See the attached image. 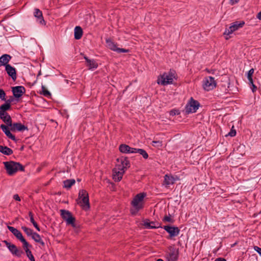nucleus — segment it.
<instances>
[{
  "instance_id": "obj_1",
  "label": "nucleus",
  "mask_w": 261,
  "mask_h": 261,
  "mask_svg": "<svg viewBox=\"0 0 261 261\" xmlns=\"http://www.w3.org/2000/svg\"><path fill=\"white\" fill-rule=\"evenodd\" d=\"M129 167V162L126 158L121 156L117 160L115 167L113 170V178L115 181L121 180L126 169Z\"/></svg>"
},
{
  "instance_id": "obj_2",
  "label": "nucleus",
  "mask_w": 261,
  "mask_h": 261,
  "mask_svg": "<svg viewBox=\"0 0 261 261\" xmlns=\"http://www.w3.org/2000/svg\"><path fill=\"white\" fill-rule=\"evenodd\" d=\"M146 196L145 193H140L137 194L131 202L132 207L130 209L132 214L136 215L144 207V198Z\"/></svg>"
},
{
  "instance_id": "obj_3",
  "label": "nucleus",
  "mask_w": 261,
  "mask_h": 261,
  "mask_svg": "<svg viewBox=\"0 0 261 261\" xmlns=\"http://www.w3.org/2000/svg\"><path fill=\"white\" fill-rule=\"evenodd\" d=\"M7 173L13 175L18 171H24V167L19 163L14 161L5 162L3 163Z\"/></svg>"
},
{
  "instance_id": "obj_4",
  "label": "nucleus",
  "mask_w": 261,
  "mask_h": 261,
  "mask_svg": "<svg viewBox=\"0 0 261 261\" xmlns=\"http://www.w3.org/2000/svg\"><path fill=\"white\" fill-rule=\"evenodd\" d=\"M175 78V76L173 72H165L159 77L158 83L164 86L171 84L173 83Z\"/></svg>"
},
{
  "instance_id": "obj_5",
  "label": "nucleus",
  "mask_w": 261,
  "mask_h": 261,
  "mask_svg": "<svg viewBox=\"0 0 261 261\" xmlns=\"http://www.w3.org/2000/svg\"><path fill=\"white\" fill-rule=\"evenodd\" d=\"M61 216L64 220L67 225H71L73 228H76V224L75 223V219L73 217L69 211L66 210H61Z\"/></svg>"
},
{
  "instance_id": "obj_6",
  "label": "nucleus",
  "mask_w": 261,
  "mask_h": 261,
  "mask_svg": "<svg viewBox=\"0 0 261 261\" xmlns=\"http://www.w3.org/2000/svg\"><path fill=\"white\" fill-rule=\"evenodd\" d=\"M217 85L216 81L212 76H207L204 79L202 82V86L206 91H210L214 89Z\"/></svg>"
},
{
  "instance_id": "obj_7",
  "label": "nucleus",
  "mask_w": 261,
  "mask_h": 261,
  "mask_svg": "<svg viewBox=\"0 0 261 261\" xmlns=\"http://www.w3.org/2000/svg\"><path fill=\"white\" fill-rule=\"evenodd\" d=\"M3 242L6 244L9 251L13 255L19 257L23 253V251L20 249H18L15 245L11 244L6 240H4Z\"/></svg>"
},
{
  "instance_id": "obj_8",
  "label": "nucleus",
  "mask_w": 261,
  "mask_h": 261,
  "mask_svg": "<svg viewBox=\"0 0 261 261\" xmlns=\"http://www.w3.org/2000/svg\"><path fill=\"white\" fill-rule=\"evenodd\" d=\"M178 256V249L174 246H169L166 254V258L168 261H176Z\"/></svg>"
},
{
  "instance_id": "obj_9",
  "label": "nucleus",
  "mask_w": 261,
  "mask_h": 261,
  "mask_svg": "<svg viewBox=\"0 0 261 261\" xmlns=\"http://www.w3.org/2000/svg\"><path fill=\"white\" fill-rule=\"evenodd\" d=\"M106 41L107 47L112 50L118 53H125L129 51L128 49L117 47V44L110 38L106 39Z\"/></svg>"
},
{
  "instance_id": "obj_10",
  "label": "nucleus",
  "mask_w": 261,
  "mask_h": 261,
  "mask_svg": "<svg viewBox=\"0 0 261 261\" xmlns=\"http://www.w3.org/2000/svg\"><path fill=\"white\" fill-rule=\"evenodd\" d=\"M199 107V102L191 98L190 101L186 105L185 112L187 114L195 113L198 109Z\"/></svg>"
},
{
  "instance_id": "obj_11",
  "label": "nucleus",
  "mask_w": 261,
  "mask_h": 261,
  "mask_svg": "<svg viewBox=\"0 0 261 261\" xmlns=\"http://www.w3.org/2000/svg\"><path fill=\"white\" fill-rule=\"evenodd\" d=\"M244 24V22H235L231 24V25L226 29L224 33V35H229L232 34L235 31L238 30L239 28L243 27Z\"/></svg>"
},
{
  "instance_id": "obj_12",
  "label": "nucleus",
  "mask_w": 261,
  "mask_h": 261,
  "mask_svg": "<svg viewBox=\"0 0 261 261\" xmlns=\"http://www.w3.org/2000/svg\"><path fill=\"white\" fill-rule=\"evenodd\" d=\"M13 96L17 99L21 97L25 92V89L22 86H17L12 88Z\"/></svg>"
},
{
  "instance_id": "obj_13",
  "label": "nucleus",
  "mask_w": 261,
  "mask_h": 261,
  "mask_svg": "<svg viewBox=\"0 0 261 261\" xmlns=\"http://www.w3.org/2000/svg\"><path fill=\"white\" fill-rule=\"evenodd\" d=\"M163 228L169 233L170 238L177 236L179 233L180 230L177 227L164 226Z\"/></svg>"
},
{
  "instance_id": "obj_14",
  "label": "nucleus",
  "mask_w": 261,
  "mask_h": 261,
  "mask_svg": "<svg viewBox=\"0 0 261 261\" xmlns=\"http://www.w3.org/2000/svg\"><path fill=\"white\" fill-rule=\"evenodd\" d=\"M90 208L89 196L87 191L83 190V211H88Z\"/></svg>"
},
{
  "instance_id": "obj_15",
  "label": "nucleus",
  "mask_w": 261,
  "mask_h": 261,
  "mask_svg": "<svg viewBox=\"0 0 261 261\" xmlns=\"http://www.w3.org/2000/svg\"><path fill=\"white\" fill-rule=\"evenodd\" d=\"M5 69L9 76L12 78L13 81H15L17 79L16 71L15 68L10 64H7L6 65Z\"/></svg>"
},
{
  "instance_id": "obj_16",
  "label": "nucleus",
  "mask_w": 261,
  "mask_h": 261,
  "mask_svg": "<svg viewBox=\"0 0 261 261\" xmlns=\"http://www.w3.org/2000/svg\"><path fill=\"white\" fill-rule=\"evenodd\" d=\"M177 179H178L177 177H175L172 175L166 174L164 176L163 185L166 187H169L170 185L173 184Z\"/></svg>"
},
{
  "instance_id": "obj_17",
  "label": "nucleus",
  "mask_w": 261,
  "mask_h": 261,
  "mask_svg": "<svg viewBox=\"0 0 261 261\" xmlns=\"http://www.w3.org/2000/svg\"><path fill=\"white\" fill-rule=\"evenodd\" d=\"M10 129L12 132H15V131L22 132L25 130H28V128L27 126L21 124V123L17 122V123H12V125L10 126Z\"/></svg>"
},
{
  "instance_id": "obj_18",
  "label": "nucleus",
  "mask_w": 261,
  "mask_h": 261,
  "mask_svg": "<svg viewBox=\"0 0 261 261\" xmlns=\"http://www.w3.org/2000/svg\"><path fill=\"white\" fill-rule=\"evenodd\" d=\"M86 60L85 65L90 70H93L98 67V64L93 59H89L87 57H84Z\"/></svg>"
},
{
  "instance_id": "obj_19",
  "label": "nucleus",
  "mask_w": 261,
  "mask_h": 261,
  "mask_svg": "<svg viewBox=\"0 0 261 261\" xmlns=\"http://www.w3.org/2000/svg\"><path fill=\"white\" fill-rule=\"evenodd\" d=\"M119 150L124 153H135L136 148H132L126 144H121L119 146Z\"/></svg>"
},
{
  "instance_id": "obj_20",
  "label": "nucleus",
  "mask_w": 261,
  "mask_h": 261,
  "mask_svg": "<svg viewBox=\"0 0 261 261\" xmlns=\"http://www.w3.org/2000/svg\"><path fill=\"white\" fill-rule=\"evenodd\" d=\"M34 15L37 18V20L41 24H45V20L43 19L42 11L39 9H34Z\"/></svg>"
},
{
  "instance_id": "obj_21",
  "label": "nucleus",
  "mask_w": 261,
  "mask_h": 261,
  "mask_svg": "<svg viewBox=\"0 0 261 261\" xmlns=\"http://www.w3.org/2000/svg\"><path fill=\"white\" fill-rule=\"evenodd\" d=\"M8 229L13 234L14 236L19 240L21 239L23 237L21 232L17 229L10 226H8Z\"/></svg>"
},
{
  "instance_id": "obj_22",
  "label": "nucleus",
  "mask_w": 261,
  "mask_h": 261,
  "mask_svg": "<svg viewBox=\"0 0 261 261\" xmlns=\"http://www.w3.org/2000/svg\"><path fill=\"white\" fill-rule=\"evenodd\" d=\"M11 56L8 54H4L0 57V67L4 65L5 66L8 64L11 59Z\"/></svg>"
},
{
  "instance_id": "obj_23",
  "label": "nucleus",
  "mask_w": 261,
  "mask_h": 261,
  "mask_svg": "<svg viewBox=\"0 0 261 261\" xmlns=\"http://www.w3.org/2000/svg\"><path fill=\"white\" fill-rule=\"evenodd\" d=\"M0 118L5 122L7 126L10 127L12 125V121L11 116L8 113L0 116Z\"/></svg>"
},
{
  "instance_id": "obj_24",
  "label": "nucleus",
  "mask_w": 261,
  "mask_h": 261,
  "mask_svg": "<svg viewBox=\"0 0 261 261\" xmlns=\"http://www.w3.org/2000/svg\"><path fill=\"white\" fill-rule=\"evenodd\" d=\"M31 238L36 242L40 244L42 246H44L45 243L41 239L40 236L38 233L34 232L32 236H31Z\"/></svg>"
},
{
  "instance_id": "obj_25",
  "label": "nucleus",
  "mask_w": 261,
  "mask_h": 261,
  "mask_svg": "<svg viewBox=\"0 0 261 261\" xmlns=\"http://www.w3.org/2000/svg\"><path fill=\"white\" fill-rule=\"evenodd\" d=\"M11 108V105L7 103H5L0 106V116L4 115L6 113L7 111L9 110Z\"/></svg>"
},
{
  "instance_id": "obj_26",
  "label": "nucleus",
  "mask_w": 261,
  "mask_h": 261,
  "mask_svg": "<svg viewBox=\"0 0 261 261\" xmlns=\"http://www.w3.org/2000/svg\"><path fill=\"white\" fill-rule=\"evenodd\" d=\"M0 152L7 155H10L13 153V150L7 146L0 145Z\"/></svg>"
},
{
  "instance_id": "obj_27",
  "label": "nucleus",
  "mask_w": 261,
  "mask_h": 261,
  "mask_svg": "<svg viewBox=\"0 0 261 261\" xmlns=\"http://www.w3.org/2000/svg\"><path fill=\"white\" fill-rule=\"evenodd\" d=\"M154 222H149L148 220L144 221L143 223V225L146 228H156L160 227V225L156 226Z\"/></svg>"
},
{
  "instance_id": "obj_28",
  "label": "nucleus",
  "mask_w": 261,
  "mask_h": 261,
  "mask_svg": "<svg viewBox=\"0 0 261 261\" xmlns=\"http://www.w3.org/2000/svg\"><path fill=\"white\" fill-rule=\"evenodd\" d=\"M75 180L73 179H66L63 181V187L68 189L75 184Z\"/></svg>"
},
{
  "instance_id": "obj_29",
  "label": "nucleus",
  "mask_w": 261,
  "mask_h": 261,
  "mask_svg": "<svg viewBox=\"0 0 261 261\" xmlns=\"http://www.w3.org/2000/svg\"><path fill=\"white\" fill-rule=\"evenodd\" d=\"M82 37V27L76 26L74 29V38L75 39H80Z\"/></svg>"
},
{
  "instance_id": "obj_30",
  "label": "nucleus",
  "mask_w": 261,
  "mask_h": 261,
  "mask_svg": "<svg viewBox=\"0 0 261 261\" xmlns=\"http://www.w3.org/2000/svg\"><path fill=\"white\" fill-rule=\"evenodd\" d=\"M135 153H139L140 154L142 155V156L145 159H147L148 157V155L146 151L142 149L136 148Z\"/></svg>"
},
{
  "instance_id": "obj_31",
  "label": "nucleus",
  "mask_w": 261,
  "mask_h": 261,
  "mask_svg": "<svg viewBox=\"0 0 261 261\" xmlns=\"http://www.w3.org/2000/svg\"><path fill=\"white\" fill-rule=\"evenodd\" d=\"M21 229L24 231L26 234L29 237H31L34 233L33 230L25 226H21Z\"/></svg>"
},
{
  "instance_id": "obj_32",
  "label": "nucleus",
  "mask_w": 261,
  "mask_h": 261,
  "mask_svg": "<svg viewBox=\"0 0 261 261\" xmlns=\"http://www.w3.org/2000/svg\"><path fill=\"white\" fill-rule=\"evenodd\" d=\"M19 241L22 243L23 247L25 251V250H27V249H29V247H32V246L29 244L23 237Z\"/></svg>"
},
{
  "instance_id": "obj_33",
  "label": "nucleus",
  "mask_w": 261,
  "mask_h": 261,
  "mask_svg": "<svg viewBox=\"0 0 261 261\" xmlns=\"http://www.w3.org/2000/svg\"><path fill=\"white\" fill-rule=\"evenodd\" d=\"M41 89H42V92H41V94L43 95L44 96L47 97H49L51 96L50 93L47 90H46V89L44 86L42 85Z\"/></svg>"
},
{
  "instance_id": "obj_34",
  "label": "nucleus",
  "mask_w": 261,
  "mask_h": 261,
  "mask_svg": "<svg viewBox=\"0 0 261 261\" xmlns=\"http://www.w3.org/2000/svg\"><path fill=\"white\" fill-rule=\"evenodd\" d=\"M254 69L253 68H251L250 70H249V71L248 72V73H247V79L248 80V81H249V83H252V81H253V79H252V75L254 73Z\"/></svg>"
},
{
  "instance_id": "obj_35",
  "label": "nucleus",
  "mask_w": 261,
  "mask_h": 261,
  "mask_svg": "<svg viewBox=\"0 0 261 261\" xmlns=\"http://www.w3.org/2000/svg\"><path fill=\"white\" fill-rule=\"evenodd\" d=\"M25 252L26 253L27 256L31 261H35V258L30 249H27V250H25Z\"/></svg>"
},
{
  "instance_id": "obj_36",
  "label": "nucleus",
  "mask_w": 261,
  "mask_h": 261,
  "mask_svg": "<svg viewBox=\"0 0 261 261\" xmlns=\"http://www.w3.org/2000/svg\"><path fill=\"white\" fill-rule=\"evenodd\" d=\"M152 145L154 147H161L162 146V142L160 141H153L152 142Z\"/></svg>"
},
{
  "instance_id": "obj_37",
  "label": "nucleus",
  "mask_w": 261,
  "mask_h": 261,
  "mask_svg": "<svg viewBox=\"0 0 261 261\" xmlns=\"http://www.w3.org/2000/svg\"><path fill=\"white\" fill-rule=\"evenodd\" d=\"M5 96H6L5 92L2 89H0V99L2 100L5 101L6 100Z\"/></svg>"
},
{
  "instance_id": "obj_38",
  "label": "nucleus",
  "mask_w": 261,
  "mask_h": 261,
  "mask_svg": "<svg viewBox=\"0 0 261 261\" xmlns=\"http://www.w3.org/2000/svg\"><path fill=\"white\" fill-rule=\"evenodd\" d=\"M8 126H7V125H5L4 124H1V128L2 129V130L3 131V132L6 134V133H7L8 132H9V129L8 128Z\"/></svg>"
},
{
  "instance_id": "obj_39",
  "label": "nucleus",
  "mask_w": 261,
  "mask_h": 261,
  "mask_svg": "<svg viewBox=\"0 0 261 261\" xmlns=\"http://www.w3.org/2000/svg\"><path fill=\"white\" fill-rule=\"evenodd\" d=\"M8 126H7V125H5L4 124H1V128L2 129V130L3 131V132L6 134V133H7L8 132H9V129L8 128Z\"/></svg>"
},
{
  "instance_id": "obj_40",
  "label": "nucleus",
  "mask_w": 261,
  "mask_h": 261,
  "mask_svg": "<svg viewBox=\"0 0 261 261\" xmlns=\"http://www.w3.org/2000/svg\"><path fill=\"white\" fill-rule=\"evenodd\" d=\"M7 137H8L9 138L11 139L13 141H16V138L14 135H13L10 131L8 132L7 133L5 134Z\"/></svg>"
},
{
  "instance_id": "obj_41",
  "label": "nucleus",
  "mask_w": 261,
  "mask_h": 261,
  "mask_svg": "<svg viewBox=\"0 0 261 261\" xmlns=\"http://www.w3.org/2000/svg\"><path fill=\"white\" fill-rule=\"evenodd\" d=\"M93 17L91 15H87L85 17V21L87 24H90L92 23V19Z\"/></svg>"
},
{
  "instance_id": "obj_42",
  "label": "nucleus",
  "mask_w": 261,
  "mask_h": 261,
  "mask_svg": "<svg viewBox=\"0 0 261 261\" xmlns=\"http://www.w3.org/2000/svg\"><path fill=\"white\" fill-rule=\"evenodd\" d=\"M179 114H180L179 111L176 109H173L170 111V115L172 116H175V115H178Z\"/></svg>"
},
{
  "instance_id": "obj_43",
  "label": "nucleus",
  "mask_w": 261,
  "mask_h": 261,
  "mask_svg": "<svg viewBox=\"0 0 261 261\" xmlns=\"http://www.w3.org/2000/svg\"><path fill=\"white\" fill-rule=\"evenodd\" d=\"M163 221L171 223L173 222V220L171 218L170 216H165L163 219Z\"/></svg>"
},
{
  "instance_id": "obj_44",
  "label": "nucleus",
  "mask_w": 261,
  "mask_h": 261,
  "mask_svg": "<svg viewBox=\"0 0 261 261\" xmlns=\"http://www.w3.org/2000/svg\"><path fill=\"white\" fill-rule=\"evenodd\" d=\"M81 190H80L79 193V198L76 200L77 204L80 206H82V195H81Z\"/></svg>"
},
{
  "instance_id": "obj_45",
  "label": "nucleus",
  "mask_w": 261,
  "mask_h": 261,
  "mask_svg": "<svg viewBox=\"0 0 261 261\" xmlns=\"http://www.w3.org/2000/svg\"><path fill=\"white\" fill-rule=\"evenodd\" d=\"M249 85L251 86V88L252 89V91L253 92H254L256 91L257 89L256 86H255V85L253 84V82L252 81V83H249Z\"/></svg>"
},
{
  "instance_id": "obj_46",
  "label": "nucleus",
  "mask_w": 261,
  "mask_h": 261,
  "mask_svg": "<svg viewBox=\"0 0 261 261\" xmlns=\"http://www.w3.org/2000/svg\"><path fill=\"white\" fill-rule=\"evenodd\" d=\"M254 249L261 256V248L258 246H254Z\"/></svg>"
},
{
  "instance_id": "obj_47",
  "label": "nucleus",
  "mask_w": 261,
  "mask_h": 261,
  "mask_svg": "<svg viewBox=\"0 0 261 261\" xmlns=\"http://www.w3.org/2000/svg\"><path fill=\"white\" fill-rule=\"evenodd\" d=\"M236 135V131L231 129L230 132L228 133V135L231 137H233Z\"/></svg>"
},
{
  "instance_id": "obj_48",
  "label": "nucleus",
  "mask_w": 261,
  "mask_h": 261,
  "mask_svg": "<svg viewBox=\"0 0 261 261\" xmlns=\"http://www.w3.org/2000/svg\"><path fill=\"white\" fill-rule=\"evenodd\" d=\"M13 100H14V98H13L12 96H11L9 99H7V100L6 99L5 102L11 105V102H13Z\"/></svg>"
},
{
  "instance_id": "obj_49",
  "label": "nucleus",
  "mask_w": 261,
  "mask_h": 261,
  "mask_svg": "<svg viewBox=\"0 0 261 261\" xmlns=\"http://www.w3.org/2000/svg\"><path fill=\"white\" fill-rule=\"evenodd\" d=\"M13 199L16 201H20V198L19 197V196L18 194H14L13 195Z\"/></svg>"
},
{
  "instance_id": "obj_50",
  "label": "nucleus",
  "mask_w": 261,
  "mask_h": 261,
  "mask_svg": "<svg viewBox=\"0 0 261 261\" xmlns=\"http://www.w3.org/2000/svg\"><path fill=\"white\" fill-rule=\"evenodd\" d=\"M33 225H34V226L36 228V229L38 230V231H40V227H39L38 225L37 224V223H36V222H35V223H34L33 224Z\"/></svg>"
},
{
  "instance_id": "obj_51",
  "label": "nucleus",
  "mask_w": 261,
  "mask_h": 261,
  "mask_svg": "<svg viewBox=\"0 0 261 261\" xmlns=\"http://www.w3.org/2000/svg\"><path fill=\"white\" fill-rule=\"evenodd\" d=\"M239 2V0H230V3L231 5H234V4L237 3Z\"/></svg>"
},
{
  "instance_id": "obj_52",
  "label": "nucleus",
  "mask_w": 261,
  "mask_h": 261,
  "mask_svg": "<svg viewBox=\"0 0 261 261\" xmlns=\"http://www.w3.org/2000/svg\"><path fill=\"white\" fill-rule=\"evenodd\" d=\"M257 18L261 20V11L257 14Z\"/></svg>"
},
{
  "instance_id": "obj_53",
  "label": "nucleus",
  "mask_w": 261,
  "mask_h": 261,
  "mask_svg": "<svg viewBox=\"0 0 261 261\" xmlns=\"http://www.w3.org/2000/svg\"><path fill=\"white\" fill-rule=\"evenodd\" d=\"M215 261H226L224 258H219L216 259Z\"/></svg>"
},
{
  "instance_id": "obj_54",
  "label": "nucleus",
  "mask_w": 261,
  "mask_h": 261,
  "mask_svg": "<svg viewBox=\"0 0 261 261\" xmlns=\"http://www.w3.org/2000/svg\"><path fill=\"white\" fill-rule=\"evenodd\" d=\"M29 217H30V218H33V217H33V213H32V212H29Z\"/></svg>"
},
{
  "instance_id": "obj_55",
  "label": "nucleus",
  "mask_w": 261,
  "mask_h": 261,
  "mask_svg": "<svg viewBox=\"0 0 261 261\" xmlns=\"http://www.w3.org/2000/svg\"><path fill=\"white\" fill-rule=\"evenodd\" d=\"M30 221L33 224L34 223H35L36 221L34 220V217L33 218H31L30 219Z\"/></svg>"
},
{
  "instance_id": "obj_56",
  "label": "nucleus",
  "mask_w": 261,
  "mask_h": 261,
  "mask_svg": "<svg viewBox=\"0 0 261 261\" xmlns=\"http://www.w3.org/2000/svg\"><path fill=\"white\" fill-rule=\"evenodd\" d=\"M156 261H164L162 259H158Z\"/></svg>"
},
{
  "instance_id": "obj_57",
  "label": "nucleus",
  "mask_w": 261,
  "mask_h": 261,
  "mask_svg": "<svg viewBox=\"0 0 261 261\" xmlns=\"http://www.w3.org/2000/svg\"><path fill=\"white\" fill-rule=\"evenodd\" d=\"M77 181H81V179H77Z\"/></svg>"
},
{
  "instance_id": "obj_58",
  "label": "nucleus",
  "mask_w": 261,
  "mask_h": 261,
  "mask_svg": "<svg viewBox=\"0 0 261 261\" xmlns=\"http://www.w3.org/2000/svg\"><path fill=\"white\" fill-rule=\"evenodd\" d=\"M259 214H261V211L259 213Z\"/></svg>"
}]
</instances>
